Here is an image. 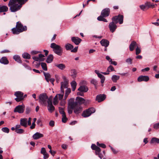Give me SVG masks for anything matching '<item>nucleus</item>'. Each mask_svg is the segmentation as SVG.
<instances>
[{"instance_id":"nucleus-1","label":"nucleus","mask_w":159,"mask_h":159,"mask_svg":"<svg viewBox=\"0 0 159 159\" xmlns=\"http://www.w3.org/2000/svg\"><path fill=\"white\" fill-rule=\"evenodd\" d=\"M28 0H10L8 4L10 10L12 12H15L20 10L22 5Z\"/></svg>"},{"instance_id":"nucleus-2","label":"nucleus","mask_w":159,"mask_h":159,"mask_svg":"<svg viewBox=\"0 0 159 159\" xmlns=\"http://www.w3.org/2000/svg\"><path fill=\"white\" fill-rule=\"evenodd\" d=\"M112 21L110 22L109 25V28L110 31L113 33L117 29V26L116 24L119 22L120 24L123 23V16L122 15H119L117 16L113 17L112 18Z\"/></svg>"},{"instance_id":"nucleus-3","label":"nucleus","mask_w":159,"mask_h":159,"mask_svg":"<svg viewBox=\"0 0 159 159\" xmlns=\"http://www.w3.org/2000/svg\"><path fill=\"white\" fill-rule=\"evenodd\" d=\"M39 102L42 105L46 106L48 103V100H52L49 98L48 97L45 93H42L39 95Z\"/></svg>"},{"instance_id":"nucleus-4","label":"nucleus","mask_w":159,"mask_h":159,"mask_svg":"<svg viewBox=\"0 0 159 159\" xmlns=\"http://www.w3.org/2000/svg\"><path fill=\"white\" fill-rule=\"evenodd\" d=\"M50 47L53 49V52L59 56H61L63 52L62 48L59 45L55 43L51 44Z\"/></svg>"},{"instance_id":"nucleus-5","label":"nucleus","mask_w":159,"mask_h":159,"mask_svg":"<svg viewBox=\"0 0 159 159\" xmlns=\"http://www.w3.org/2000/svg\"><path fill=\"white\" fill-rule=\"evenodd\" d=\"M74 111L76 114L80 113L82 111V107L77 101H75V99L73 100Z\"/></svg>"},{"instance_id":"nucleus-6","label":"nucleus","mask_w":159,"mask_h":159,"mask_svg":"<svg viewBox=\"0 0 159 159\" xmlns=\"http://www.w3.org/2000/svg\"><path fill=\"white\" fill-rule=\"evenodd\" d=\"M95 111V110L94 108L92 107L89 108L84 111L82 116L84 117H87L90 116Z\"/></svg>"},{"instance_id":"nucleus-7","label":"nucleus","mask_w":159,"mask_h":159,"mask_svg":"<svg viewBox=\"0 0 159 159\" xmlns=\"http://www.w3.org/2000/svg\"><path fill=\"white\" fill-rule=\"evenodd\" d=\"M23 94V93L21 91H17L15 93L14 95L16 97L15 99L16 102L21 101L24 99Z\"/></svg>"},{"instance_id":"nucleus-8","label":"nucleus","mask_w":159,"mask_h":159,"mask_svg":"<svg viewBox=\"0 0 159 159\" xmlns=\"http://www.w3.org/2000/svg\"><path fill=\"white\" fill-rule=\"evenodd\" d=\"M73 100L74 98H71L68 100V111L69 114H71L74 110Z\"/></svg>"},{"instance_id":"nucleus-9","label":"nucleus","mask_w":159,"mask_h":159,"mask_svg":"<svg viewBox=\"0 0 159 159\" xmlns=\"http://www.w3.org/2000/svg\"><path fill=\"white\" fill-rule=\"evenodd\" d=\"M25 109V106L23 104L16 106L14 110V112H17L19 113H22L24 112Z\"/></svg>"},{"instance_id":"nucleus-10","label":"nucleus","mask_w":159,"mask_h":159,"mask_svg":"<svg viewBox=\"0 0 159 159\" xmlns=\"http://www.w3.org/2000/svg\"><path fill=\"white\" fill-rule=\"evenodd\" d=\"M16 27L18 28V30L20 31L21 32L25 31L27 30V27L26 26H23V25L20 22H17Z\"/></svg>"},{"instance_id":"nucleus-11","label":"nucleus","mask_w":159,"mask_h":159,"mask_svg":"<svg viewBox=\"0 0 159 159\" xmlns=\"http://www.w3.org/2000/svg\"><path fill=\"white\" fill-rule=\"evenodd\" d=\"M110 13V9L109 8H106L102 11L100 16H102L103 17H106L109 16Z\"/></svg>"},{"instance_id":"nucleus-12","label":"nucleus","mask_w":159,"mask_h":159,"mask_svg":"<svg viewBox=\"0 0 159 159\" xmlns=\"http://www.w3.org/2000/svg\"><path fill=\"white\" fill-rule=\"evenodd\" d=\"M95 72L97 75L101 79V82L102 84V86H103V83H104L105 80V77L101 74L99 73V71L97 70H95Z\"/></svg>"},{"instance_id":"nucleus-13","label":"nucleus","mask_w":159,"mask_h":159,"mask_svg":"<svg viewBox=\"0 0 159 159\" xmlns=\"http://www.w3.org/2000/svg\"><path fill=\"white\" fill-rule=\"evenodd\" d=\"M48 111L50 112H52L55 110V107L52 105V100H48Z\"/></svg>"},{"instance_id":"nucleus-14","label":"nucleus","mask_w":159,"mask_h":159,"mask_svg":"<svg viewBox=\"0 0 159 159\" xmlns=\"http://www.w3.org/2000/svg\"><path fill=\"white\" fill-rule=\"evenodd\" d=\"M106 98V96L105 95L100 94L97 96L96 100L98 102H100L104 100Z\"/></svg>"},{"instance_id":"nucleus-15","label":"nucleus","mask_w":159,"mask_h":159,"mask_svg":"<svg viewBox=\"0 0 159 159\" xmlns=\"http://www.w3.org/2000/svg\"><path fill=\"white\" fill-rule=\"evenodd\" d=\"M149 80V78L147 76L141 75L137 79L138 81L140 82L142 81L147 82Z\"/></svg>"},{"instance_id":"nucleus-16","label":"nucleus","mask_w":159,"mask_h":159,"mask_svg":"<svg viewBox=\"0 0 159 159\" xmlns=\"http://www.w3.org/2000/svg\"><path fill=\"white\" fill-rule=\"evenodd\" d=\"M27 119L26 118H21L20 119V125L26 128L27 126Z\"/></svg>"},{"instance_id":"nucleus-17","label":"nucleus","mask_w":159,"mask_h":159,"mask_svg":"<svg viewBox=\"0 0 159 159\" xmlns=\"http://www.w3.org/2000/svg\"><path fill=\"white\" fill-rule=\"evenodd\" d=\"M71 39L72 41L76 45H78L82 40L80 39L75 37H72Z\"/></svg>"},{"instance_id":"nucleus-18","label":"nucleus","mask_w":159,"mask_h":159,"mask_svg":"<svg viewBox=\"0 0 159 159\" xmlns=\"http://www.w3.org/2000/svg\"><path fill=\"white\" fill-rule=\"evenodd\" d=\"M100 43L102 46H104L105 48L107 47L109 44V41L105 39H102L100 41Z\"/></svg>"},{"instance_id":"nucleus-19","label":"nucleus","mask_w":159,"mask_h":159,"mask_svg":"<svg viewBox=\"0 0 159 159\" xmlns=\"http://www.w3.org/2000/svg\"><path fill=\"white\" fill-rule=\"evenodd\" d=\"M43 137V135L39 132H36L34 134L33 136L32 137L35 140L38 139L40 138Z\"/></svg>"},{"instance_id":"nucleus-20","label":"nucleus","mask_w":159,"mask_h":159,"mask_svg":"<svg viewBox=\"0 0 159 159\" xmlns=\"http://www.w3.org/2000/svg\"><path fill=\"white\" fill-rule=\"evenodd\" d=\"M76 100L78 101V102H79L80 104H86L87 103V102L82 98L78 97L76 98Z\"/></svg>"},{"instance_id":"nucleus-21","label":"nucleus","mask_w":159,"mask_h":159,"mask_svg":"<svg viewBox=\"0 0 159 159\" xmlns=\"http://www.w3.org/2000/svg\"><path fill=\"white\" fill-rule=\"evenodd\" d=\"M61 91H64V89L67 88L68 82H61Z\"/></svg>"},{"instance_id":"nucleus-22","label":"nucleus","mask_w":159,"mask_h":159,"mask_svg":"<svg viewBox=\"0 0 159 159\" xmlns=\"http://www.w3.org/2000/svg\"><path fill=\"white\" fill-rule=\"evenodd\" d=\"M9 61L6 57H2L0 59V63L4 65H7L9 63Z\"/></svg>"},{"instance_id":"nucleus-23","label":"nucleus","mask_w":159,"mask_h":159,"mask_svg":"<svg viewBox=\"0 0 159 159\" xmlns=\"http://www.w3.org/2000/svg\"><path fill=\"white\" fill-rule=\"evenodd\" d=\"M78 90L80 91H81L85 93L88 90V88L85 86H81L78 89Z\"/></svg>"},{"instance_id":"nucleus-24","label":"nucleus","mask_w":159,"mask_h":159,"mask_svg":"<svg viewBox=\"0 0 159 159\" xmlns=\"http://www.w3.org/2000/svg\"><path fill=\"white\" fill-rule=\"evenodd\" d=\"M137 45V43L135 41H133L129 45V50L131 51H133Z\"/></svg>"},{"instance_id":"nucleus-25","label":"nucleus","mask_w":159,"mask_h":159,"mask_svg":"<svg viewBox=\"0 0 159 159\" xmlns=\"http://www.w3.org/2000/svg\"><path fill=\"white\" fill-rule=\"evenodd\" d=\"M91 148L93 150H95V152H101V149L99 147L96 146L95 144H92Z\"/></svg>"},{"instance_id":"nucleus-26","label":"nucleus","mask_w":159,"mask_h":159,"mask_svg":"<svg viewBox=\"0 0 159 159\" xmlns=\"http://www.w3.org/2000/svg\"><path fill=\"white\" fill-rule=\"evenodd\" d=\"M55 66L61 70H63L66 68L65 65L63 63L56 64Z\"/></svg>"},{"instance_id":"nucleus-27","label":"nucleus","mask_w":159,"mask_h":159,"mask_svg":"<svg viewBox=\"0 0 159 159\" xmlns=\"http://www.w3.org/2000/svg\"><path fill=\"white\" fill-rule=\"evenodd\" d=\"M13 58L14 60L17 62L20 63H22V61L20 59V58L19 55H15L13 56Z\"/></svg>"},{"instance_id":"nucleus-28","label":"nucleus","mask_w":159,"mask_h":159,"mask_svg":"<svg viewBox=\"0 0 159 159\" xmlns=\"http://www.w3.org/2000/svg\"><path fill=\"white\" fill-rule=\"evenodd\" d=\"M43 73L46 81L48 83L49 80L50 79L51 77L50 75L48 73H46L44 71H43Z\"/></svg>"},{"instance_id":"nucleus-29","label":"nucleus","mask_w":159,"mask_h":159,"mask_svg":"<svg viewBox=\"0 0 159 159\" xmlns=\"http://www.w3.org/2000/svg\"><path fill=\"white\" fill-rule=\"evenodd\" d=\"M120 77L119 76L114 75L111 77V80L113 82L116 83L117 80H119Z\"/></svg>"},{"instance_id":"nucleus-30","label":"nucleus","mask_w":159,"mask_h":159,"mask_svg":"<svg viewBox=\"0 0 159 159\" xmlns=\"http://www.w3.org/2000/svg\"><path fill=\"white\" fill-rule=\"evenodd\" d=\"M53 56L52 54L49 55L46 60V62L48 63H51L53 61Z\"/></svg>"},{"instance_id":"nucleus-31","label":"nucleus","mask_w":159,"mask_h":159,"mask_svg":"<svg viewBox=\"0 0 159 159\" xmlns=\"http://www.w3.org/2000/svg\"><path fill=\"white\" fill-rule=\"evenodd\" d=\"M8 10V7L6 6L0 7V12H6Z\"/></svg>"},{"instance_id":"nucleus-32","label":"nucleus","mask_w":159,"mask_h":159,"mask_svg":"<svg viewBox=\"0 0 159 159\" xmlns=\"http://www.w3.org/2000/svg\"><path fill=\"white\" fill-rule=\"evenodd\" d=\"M71 91V89L70 88H67L66 91L65 96H64V99H66L67 98L68 95L70 93Z\"/></svg>"},{"instance_id":"nucleus-33","label":"nucleus","mask_w":159,"mask_h":159,"mask_svg":"<svg viewBox=\"0 0 159 159\" xmlns=\"http://www.w3.org/2000/svg\"><path fill=\"white\" fill-rule=\"evenodd\" d=\"M72 90L74 91L76 88L77 84L76 82L75 81H73L70 83Z\"/></svg>"},{"instance_id":"nucleus-34","label":"nucleus","mask_w":159,"mask_h":159,"mask_svg":"<svg viewBox=\"0 0 159 159\" xmlns=\"http://www.w3.org/2000/svg\"><path fill=\"white\" fill-rule=\"evenodd\" d=\"M66 49L67 50H70L74 48L73 46L70 43H67L66 44L65 46Z\"/></svg>"},{"instance_id":"nucleus-35","label":"nucleus","mask_w":159,"mask_h":159,"mask_svg":"<svg viewBox=\"0 0 159 159\" xmlns=\"http://www.w3.org/2000/svg\"><path fill=\"white\" fill-rule=\"evenodd\" d=\"M12 31L13 34H18L20 33H21L20 31L18 30V28H14L12 29Z\"/></svg>"},{"instance_id":"nucleus-36","label":"nucleus","mask_w":159,"mask_h":159,"mask_svg":"<svg viewBox=\"0 0 159 159\" xmlns=\"http://www.w3.org/2000/svg\"><path fill=\"white\" fill-rule=\"evenodd\" d=\"M22 57L25 59H29L30 58V56L29 53L25 52L22 54Z\"/></svg>"},{"instance_id":"nucleus-37","label":"nucleus","mask_w":159,"mask_h":159,"mask_svg":"<svg viewBox=\"0 0 159 159\" xmlns=\"http://www.w3.org/2000/svg\"><path fill=\"white\" fill-rule=\"evenodd\" d=\"M150 142L151 143H159V139L156 138H153L151 139Z\"/></svg>"},{"instance_id":"nucleus-38","label":"nucleus","mask_w":159,"mask_h":159,"mask_svg":"<svg viewBox=\"0 0 159 159\" xmlns=\"http://www.w3.org/2000/svg\"><path fill=\"white\" fill-rule=\"evenodd\" d=\"M102 16H99L97 18V19L99 21H103L104 22H107V20Z\"/></svg>"},{"instance_id":"nucleus-39","label":"nucleus","mask_w":159,"mask_h":159,"mask_svg":"<svg viewBox=\"0 0 159 159\" xmlns=\"http://www.w3.org/2000/svg\"><path fill=\"white\" fill-rule=\"evenodd\" d=\"M41 65L42 69L44 70L47 71V68L46 63L43 62H42L41 63Z\"/></svg>"},{"instance_id":"nucleus-40","label":"nucleus","mask_w":159,"mask_h":159,"mask_svg":"<svg viewBox=\"0 0 159 159\" xmlns=\"http://www.w3.org/2000/svg\"><path fill=\"white\" fill-rule=\"evenodd\" d=\"M91 84H93L95 86V87L96 89L97 85L98 84L97 81L93 79L91 80Z\"/></svg>"},{"instance_id":"nucleus-41","label":"nucleus","mask_w":159,"mask_h":159,"mask_svg":"<svg viewBox=\"0 0 159 159\" xmlns=\"http://www.w3.org/2000/svg\"><path fill=\"white\" fill-rule=\"evenodd\" d=\"M62 121L63 123H65L66 122L68 119L66 117V114H63V115H62Z\"/></svg>"},{"instance_id":"nucleus-42","label":"nucleus","mask_w":159,"mask_h":159,"mask_svg":"<svg viewBox=\"0 0 159 159\" xmlns=\"http://www.w3.org/2000/svg\"><path fill=\"white\" fill-rule=\"evenodd\" d=\"M71 76L73 78L76 76V72L75 69H73L71 70Z\"/></svg>"},{"instance_id":"nucleus-43","label":"nucleus","mask_w":159,"mask_h":159,"mask_svg":"<svg viewBox=\"0 0 159 159\" xmlns=\"http://www.w3.org/2000/svg\"><path fill=\"white\" fill-rule=\"evenodd\" d=\"M15 132L17 134H22L24 132V130L22 129H19L15 130Z\"/></svg>"},{"instance_id":"nucleus-44","label":"nucleus","mask_w":159,"mask_h":159,"mask_svg":"<svg viewBox=\"0 0 159 159\" xmlns=\"http://www.w3.org/2000/svg\"><path fill=\"white\" fill-rule=\"evenodd\" d=\"M64 94V91H61V93L60 94H58L59 96V100H62L63 98V95Z\"/></svg>"},{"instance_id":"nucleus-45","label":"nucleus","mask_w":159,"mask_h":159,"mask_svg":"<svg viewBox=\"0 0 159 159\" xmlns=\"http://www.w3.org/2000/svg\"><path fill=\"white\" fill-rule=\"evenodd\" d=\"M114 70V69L112 66L110 65L107 68V71L110 72Z\"/></svg>"},{"instance_id":"nucleus-46","label":"nucleus","mask_w":159,"mask_h":159,"mask_svg":"<svg viewBox=\"0 0 159 159\" xmlns=\"http://www.w3.org/2000/svg\"><path fill=\"white\" fill-rule=\"evenodd\" d=\"M59 112L62 115H63V114H66L65 112L64 111V108L62 107H59Z\"/></svg>"},{"instance_id":"nucleus-47","label":"nucleus","mask_w":159,"mask_h":159,"mask_svg":"<svg viewBox=\"0 0 159 159\" xmlns=\"http://www.w3.org/2000/svg\"><path fill=\"white\" fill-rule=\"evenodd\" d=\"M97 145L98 146L104 148H105L106 147V145L104 144L99 143L98 142H97Z\"/></svg>"},{"instance_id":"nucleus-48","label":"nucleus","mask_w":159,"mask_h":159,"mask_svg":"<svg viewBox=\"0 0 159 159\" xmlns=\"http://www.w3.org/2000/svg\"><path fill=\"white\" fill-rule=\"evenodd\" d=\"M2 131H3V132L6 133H8L9 132V129L6 127L3 128L2 129Z\"/></svg>"},{"instance_id":"nucleus-49","label":"nucleus","mask_w":159,"mask_h":159,"mask_svg":"<svg viewBox=\"0 0 159 159\" xmlns=\"http://www.w3.org/2000/svg\"><path fill=\"white\" fill-rule=\"evenodd\" d=\"M125 61L128 64H132V59L130 58H129L126 60Z\"/></svg>"},{"instance_id":"nucleus-50","label":"nucleus","mask_w":159,"mask_h":159,"mask_svg":"<svg viewBox=\"0 0 159 159\" xmlns=\"http://www.w3.org/2000/svg\"><path fill=\"white\" fill-rule=\"evenodd\" d=\"M101 152H95V154L96 155H98V157L100 158L101 159H102V154L100 153Z\"/></svg>"},{"instance_id":"nucleus-51","label":"nucleus","mask_w":159,"mask_h":159,"mask_svg":"<svg viewBox=\"0 0 159 159\" xmlns=\"http://www.w3.org/2000/svg\"><path fill=\"white\" fill-rule=\"evenodd\" d=\"M141 52V50L140 48L137 46L136 49V54L138 55Z\"/></svg>"},{"instance_id":"nucleus-52","label":"nucleus","mask_w":159,"mask_h":159,"mask_svg":"<svg viewBox=\"0 0 159 159\" xmlns=\"http://www.w3.org/2000/svg\"><path fill=\"white\" fill-rule=\"evenodd\" d=\"M65 100L64 98L63 100H61L60 103V104L61 106H65L66 103Z\"/></svg>"},{"instance_id":"nucleus-53","label":"nucleus","mask_w":159,"mask_h":159,"mask_svg":"<svg viewBox=\"0 0 159 159\" xmlns=\"http://www.w3.org/2000/svg\"><path fill=\"white\" fill-rule=\"evenodd\" d=\"M140 8L142 10L144 11L146 7V5H141L139 6Z\"/></svg>"},{"instance_id":"nucleus-54","label":"nucleus","mask_w":159,"mask_h":159,"mask_svg":"<svg viewBox=\"0 0 159 159\" xmlns=\"http://www.w3.org/2000/svg\"><path fill=\"white\" fill-rule=\"evenodd\" d=\"M40 152L41 153L43 154H44L47 152L46 150L44 148H42Z\"/></svg>"},{"instance_id":"nucleus-55","label":"nucleus","mask_w":159,"mask_h":159,"mask_svg":"<svg viewBox=\"0 0 159 159\" xmlns=\"http://www.w3.org/2000/svg\"><path fill=\"white\" fill-rule=\"evenodd\" d=\"M154 128L155 129H159V123L155 124L153 126Z\"/></svg>"},{"instance_id":"nucleus-56","label":"nucleus","mask_w":159,"mask_h":159,"mask_svg":"<svg viewBox=\"0 0 159 159\" xmlns=\"http://www.w3.org/2000/svg\"><path fill=\"white\" fill-rule=\"evenodd\" d=\"M32 118L30 117H29L28 119V120H27V125H31V121Z\"/></svg>"},{"instance_id":"nucleus-57","label":"nucleus","mask_w":159,"mask_h":159,"mask_svg":"<svg viewBox=\"0 0 159 159\" xmlns=\"http://www.w3.org/2000/svg\"><path fill=\"white\" fill-rule=\"evenodd\" d=\"M110 64H113L115 66H116L117 65V63L115 61H113L112 60L110 61Z\"/></svg>"},{"instance_id":"nucleus-58","label":"nucleus","mask_w":159,"mask_h":159,"mask_svg":"<svg viewBox=\"0 0 159 159\" xmlns=\"http://www.w3.org/2000/svg\"><path fill=\"white\" fill-rule=\"evenodd\" d=\"M151 3L149 2H147L145 3L146 7H148V8L151 7Z\"/></svg>"},{"instance_id":"nucleus-59","label":"nucleus","mask_w":159,"mask_h":159,"mask_svg":"<svg viewBox=\"0 0 159 159\" xmlns=\"http://www.w3.org/2000/svg\"><path fill=\"white\" fill-rule=\"evenodd\" d=\"M23 66L26 68H27L28 70H31V68L29 66L27 65L25 63H24L23 64Z\"/></svg>"},{"instance_id":"nucleus-60","label":"nucleus","mask_w":159,"mask_h":159,"mask_svg":"<svg viewBox=\"0 0 159 159\" xmlns=\"http://www.w3.org/2000/svg\"><path fill=\"white\" fill-rule=\"evenodd\" d=\"M109 147L111 148L113 152V153L115 154H116L118 152V151H116L115 149L113 148L111 146H109Z\"/></svg>"},{"instance_id":"nucleus-61","label":"nucleus","mask_w":159,"mask_h":159,"mask_svg":"<svg viewBox=\"0 0 159 159\" xmlns=\"http://www.w3.org/2000/svg\"><path fill=\"white\" fill-rule=\"evenodd\" d=\"M43 155L44 156L43 158L44 159H47L49 157V155L47 152L46 153H45Z\"/></svg>"},{"instance_id":"nucleus-62","label":"nucleus","mask_w":159,"mask_h":159,"mask_svg":"<svg viewBox=\"0 0 159 159\" xmlns=\"http://www.w3.org/2000/svg\"><path fill=\"white\" fill-rule=\"evenodd\" d=\"M49 125L50 126L53 127L54 125V122L53 121H51L49 123Z\"/></svg>"},{"instance_id":"nucleus-63","label":"nucleus","mask_w":159,"mask_h":159,"mask_svg":"<svg viewBox=\"0 0 159 159\" xmlns=\"http://www.w3.org/2000/svg\"><path fill=\"white\" fill-rule=\"evenodd\" d=\"M78 48V47H75L74 49H72L71 52H77Z\"/></svg>"},{"instance_id":"nucleus-64","label":"nucleus","mask_w":159,"mask_h":159,"mask_svg":"<svg viewBox=\"0 0 159 159\" xmlns=\"http://www.w3.org/2000/svg\"><path fill=\"white\" fill-rule=\"evenodd\" d=\"M83 93L84 92H82L79 91V92H78L77 93V95L81 96H84Z\"/></svg>"}]
</instances>
